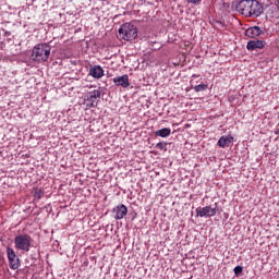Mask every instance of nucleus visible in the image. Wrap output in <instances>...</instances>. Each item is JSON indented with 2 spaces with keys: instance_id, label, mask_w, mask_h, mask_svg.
<instances>
[{
  "instance_id": "nucleus-1",
  "label": "nucleus",
  "mask_w": 279,
  "mask_h": 279,
  "mask_svg": "<svg viewBox=\"0 0 279 279\" xmlns=\"http://www.w3.org/2000/svg\"><path fill=\"white\" fill-rule=\"evenodd\" d=\"M235 10L243 16L257 19V16L263 14V4H260V2L257 0H241L235 5Z\"/></svg>"
},
{
  "instance_id": "nucleus-2",
  "label": "nucleus",
  "mask_w": 279,
  "mask_h": 279,
  "mask_svg": "<svg viewBox=\"0 0 279 279\" xmlns=\"http://www.w3.org/2000/svg\"><path fill=\"white\" fill-rule=\"evenodd\" d=\"M51 56V46L48 44H37L33 48L32 58L34 62H47Z\"/></svg>"
},
{
  "instance_id": "nucleus-3",
  "label": "nucleus",
  "mask_w": 279,
  "mask_h": 279,
  "mask_svg": "<svg viewBox=\"0 0 279 279\" xmlns=\"http://www.w3.org/2000/svg\"><path fill=\"white\" fill-rule=\"evenodd\" d=\"M138 28L131 23H125L119 28V38L126 41L136 40Z\"/></svg>"
},
{
  "instance_id": "nucleus-4",
  "label": "nucleus",
  "mask_w": 279,
  "mask_h": 279,
  "mask_svg": "<svg viewBox=\"0 0 279 279\" xmlns=\"http://www.w3.org/2000/svg\"><path fill=\"white\" fill-rule=\"evenodd\" d=\"M101 99V90L92 89L85 94V101H88L87 108H97L99 100Z\"/></svg>"
},
{
  "instance_id": "nucleus-5",
  "label": "nucleus",
  "mask_w": 279,
  "mask_h": 279,
  "mask_svg": "<svg viewBox=\"0 0 279 279\" xmlns=\"http://www.w3.org/2000/svg\"><path fill=\"white\" fill-rule=\"evenodd\" d=\"M14 243L17 250H22L23 252H29L32 240L29 235H17L15 236Z\"/></svg>"
},
{
  "instance_id": "nucleus-6",
  "label": "nucleus",
  "mask_w": 279,
  "mask_h": 279,
  "mask_svg": "<svg viewBox=\"0 0 279 279\" xmlns=\"http://www.w3.org/2000/svg\"><path fill=\"white\" fill-rule=\"evenodd\" d=\"M196 215L197 217H206V218L215 217V215H217V204H215L214 207L205 206L203 208H197Z\"/></svg>"
},
{
  "instance_id": "nucleus-7",
  "label": "nucleus",
  "mask_w": 279,
  "mask_h": 279,
  "mask_svg": "<svg viewBox=\"0 0 279 279\" xmlns=\"http://www.w3.org/2000/svg\"><path fill=\"white\" fill-rule=\"evenodd\" d=\"M7 255L9 259V265L11 269H19V257L16 256V253H14L13 248L8 247L7 248Z\"/></svg>"
},
{
  "instance_id": "nucleus-8",
  "label": "nucleus",
  "mask_w": 279,
  "mask_h": 279,
  "mask_svg": "<svg viewBox=\"0 0 279 279\" xmlns=\"http://www.w3.org/2000/svg\"><path fill=\"white\" fill-rule=\"evenodd\" d=\"M267 43L265 40L254 39L250 40L246 45L248 51H255V49H263Z\"/></svg>"
},
{
  "instance_id": "nucleus-9",
  "label": "nucleus",
  "mask_w": 279,
  "mask_h": 279,
  "mask_svg": "<svg viewBox=\"0 0 279 279\" xmlns=\"http://www.w3.org/2000/svg\"><path fill=\"white\" fill-rule=\"evenodd\" d=\"M113 84H116V86H122V88H129L130 76H128V74H124L122 76L114 77Z\"/></svg>"
},
{
  "instance_id": "nucleus-10",
  "label": "nucleus",
  "mask_w": 279,
  "mask_h": 279,
  "mask_svg": "<svg viewBox=\"0 0 279 279\" xmlns=\"http://www.w3.org/2000/svg\"><path fill=\"white\" fill-rule=\"evenodd\" d=\"M113 213H116L114 219L121 220L123 217H125V215H128V207L123 204L118 205L113 208Z\"/></svg>"
},
{
  "instance_id": "nucleus-11",
  "label": "nucleus",
  "mask_w": 279,
  "mask_h": 279,
  "mask_svg": "<svg viewBox=\"0 0 279 279\" xmlns=\"http://www.w3.org/2000/svg\"><path fill=\"white\" fill-rule=\"evenodd\" d=\"M260 34H263V29L258 26H253L245 31V36H247V38H257Z\"/></svg>"
},
{
  "instance_id": "nucleus-12",
  "label": "nucleus",
  "mask_w": 279,
  "mask_h": 279,
  "mask_svg": "<svg viewBox=\"0 0 279 279\" xmlns=\"http://www.w3.org/2000/svg\"><path fill=\"white\" fill-rule=\"evenodd\" d=\"M89 75H92V77H95L96 80H101V76L104 75V68H101L100 65H94L89 70Z\"/></svg>"
},
{
  "instance_id": "nucleus-13",
  "label": "nucleus",
  "mask_w": 279,
  "mask_h": 279,
  "mask_svg": "<svg viewBox=\"0 0 279 279\" xmlns=\"http://www.w3.org/2000/svg\"><path fill=\"white\" fill-rule=\"evenodd\" d=\"M233 141H234V137H232V135L221 136L218 140V145H219V147H230V145H232Z\"/></svg>"
},
{
  "instance_id": "nucleus-14",
  "label": "nucleus",
  "mask_w": 279,
  "mask_h": 279,
  "mask_svg": "<svg viewBox=\"0 0 279 279\" xmlns=\"http://www.w3.org/2000/svg\"><path fill=\"white\" fill-rule=\"evenodd\" d=\"M157 136H160L161 138H167V136L171 135V129L163 128L161 130H158L155 132Z\"/></svg>"
},
{
  "instance_id": "nucleus-15",
  "label": "nucleus",
  "mask_w": 279,
  "mask_h": 279,
  "mask_svg": "<svg viewBox=\"0 0 279 279\" xmlns=\"http://www.w3.org/2000/svg\"><path fill=\"white\" fill-rule=\"evenodd\" d=\"M268 15L270 16V19H274V21H279V7H272L268 11Z\"/></svg>"
},
{
  "instance_id": "nucleus-16",
  "label": "nucleus",
  "mask_w": 279,
  "mask_h": 279,
  "mask_svg": "<svg viewBox=\"0 0 279 279\" xmlns=\"http://www.w3.org/2000/svg\"><path fill=\"white\" fill-rule=\"evenodd\" d=\"M208 88V85H206V84H199V85H196L195 87H194V90L196 92V93H204V90H206Z\"/></svg>"
},
{
  "instance_id": "nucleus-17",
  "label": "nucleus",
  "mask_w": 279,
  "mask_h": 279,
  "mask_svg": "<svg viewBox=\"0 0 279 279\" xmlns=\"http://www.w3.org/2000/svg\"><path fill=\"white\" fill-rule=\"evenodd\" d=\"M156 147L157 149H165V151H167V143L159 142L157 143Z\"/></svg>"
},
{
  "instance_id": "nucleus-18",
  "label": "nucleus",
  "mask_w": 279,
  "mask_h": 279,
  "mask_svg": "<svg viewBox=\"0 0 279 279\" xmlns=\"http://www.w3.org/2000/svg\"><path fill=\"white\" fill-rule=\"evenodd\" d=\"M43 191L36 189L35 193H34V197H36L37 199H40L43 197Z\"/></svg>"
},
{
  "instance_id": "nucleus-19",
  "label": "nucleus",
  "mask_w": 279,
  "mask_h": 279,
  "mask_svg": "<svg viewBox=\"0 0 279 279\" xmlns=\"http://www.w3.org/2000/svg\"><path fill=\"white\" fill-rule=\"evenodd\" d=\"M233 271H234L235 276H240V274H243V267L236 266Z\"/></svg>"
},
{
  "instance_id": "nucleus-20",
  "label": "nucleus",
  "mask_w": 279,
  "mask_h": 279,
  "mask_svg": "<svg viewBox=\"0 0 279 279\" xmlns=\"http://www.w3.org/2000/svg\"><path fill=\"white\" fill-rule=\"evenodd\" d=\"M187 3H192V5H199L202 3V0H186Z\"/></svg>"
},
{
  "instance_id": "nucleus-21",
  "label": "nucleus",
  "mask_w": 279,
  "mask_h": 279,
  "mask_svg": "<svg viewBox=\"0 0 279 279\" xmlns=\"http://www.w3.org/2000/svg\"><path fill=\"white\" fill-rule=\"evenodd\" d=\"M266 1H267V3H270L271 0H266Z\"/></svg>"
}]
</instances>
